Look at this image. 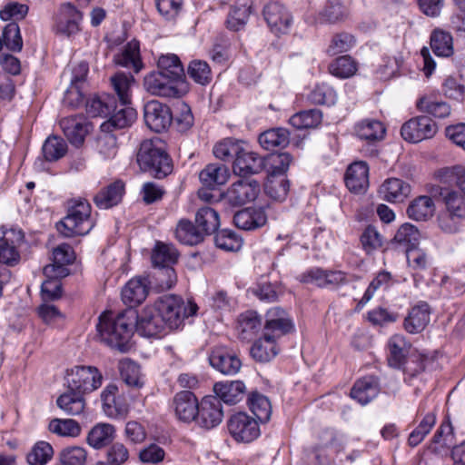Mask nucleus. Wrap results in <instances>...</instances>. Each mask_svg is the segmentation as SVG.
Returning a JSON list of instances; mask_svg holds the SVG:
<instances>
[{"instance_id": "nucleus-42", "label": "nucleus", "mask_w": 465, "mask_h": 465, "mask_svg": "<svg viewBox=\"0 0 465 465\" xmlns=\"http://www.w3.org/2000/svg\"><path fill=\"white\" fill-rule=\"evenodd\" d=\"M83 393L68 390L57 398V406L67 415H80L85 408Z\"/></svg>"}, {"instance_id": "nucleus-4", "label": "nucleus", "mask_w": 465, "mask_h": 465, "mask_svg": "<svg viewBox=\"0 0 465 465\" xmlns=\"http://www.w3.org/2000/svg\"><path fill=\"white\" fill-rule=\"evenodd\" d=\"M167 331L178 330L186 318L197 312L198 306L193 302H185L181 296L164 294L159 296L153 303Z\"/></svg>"}, {"instance_id": "nucleus-31", "label": "nucleus", "mask_w": 465, "mask_h": 465, "mask_svg": "<svg viewBox=\"0 0 465 465\" xmlns=\"http://www.w3.org/2000/svg\"><path fill=\"white\" fill-rule=\"evenodd\" d=\"M450 185H439L432 190L434 195H439L442 198L446 211L452 213L454 216L465 219V199L459 195L456 191L449 188Z\"/></svg>"}, {"instance_id": "nucleus-30", "label": "nucleus", "mask_w": 465, "mask_h": 465, "mask_svg": "<svg viewBox=\"0 0 465 465\" xmlns=\"http://www.w3.org/2000/svg\"><path fill=\"white\" fill-rule=\"evenodd\" d=\"M262 318L253 311H247L239 315L237 321V333L242 341L252 340L262 328Z\"/></svg>"}, {"instance_id": "nucleus-33", "label": "nucleus", "mask_w": 465, "mask_h": 465, "mask_svg": "<svg viewBox=\"0 0 465 465\" xmlns=\"http://www.w3.org/2000/svg\"><path fill=\"white\" fill-rule=\"evenodd\" d=\"M149 287L146 279H131L122 291L123 302L130 307L142 303L148 295Z\"/></svg>"}, {"instance_id": "nucleus-5", "label": "nucleus", "mask_w": 465, "mask_h": 465, "mask_svg": "<svg viewBox=\"0 0 465 465\" xmlns=\"http://www.w3.org/2000/svg\"><path fill=\"white\" fill-rule=\"evenodd\" d=\"M93 227L91 205L82 198L68 202L67 214L57 223V230L65 237L85 235Z\"/></svg>"}, {"instance_id": "nucleus-43", "label": "nucleus", "mask_w": 465, "mask_h": 465, "mask_svg": "<svg viewBox=\"0 0 465 465\" xmlns=\"http://www.w3.org/2000/svg\"><path fill=\"white\" fill-rule=\"evenodd\" d=\"M420 112L430 114L436 118H446L451 113L450 105L441 100H438L431 95L420 97L416 104Z\"/></svg>"}, {"instance_id": "nucleus-37", "label": "nucleus", "mask_w": 465, "mask_h": 465, "mask_svg": "<svg viewBox=\"0 0 465 465\" xmlns=\"http://www.w3.org/2000/svg\"><path fill=\"white\" fill-rule=\"evenodd\" d=\"M379 393L378 382L371 376L364 377L355 382L351 396L361 405L369 403Z\"/></svg>"}, {"instance_id": "nucleus-57", "label": "nucleus", "mask_w": 465, "mask_h": 465, "mask_svg": "<svg viewBox=\"0 0 465 465\" xmlns=\"http://www.w3.org/2000/svg\"><path fill=\"white\" fill-rule=\"evenodd\" d=\"M356 43L357 40L353 35L347 32L337 33L332 35L326 53L330 55L345 53L354 47Z\"/></svg>"}, {"instance_id": "nucleus-56", "label": "nucleus", "mask_w": 465, "mask_h": 465, "mask_svg": "<svg viewBox=\"0 0 465 465\" xmlns=\"http://www.w3.org/2000/svg\"><path fill=\"white\" fill-rule=\"evenodd\" d=\"M454 436L450 422H443L433 436L430 449L435 453H441L453 444Z\"/></svg>"}, {"instance_id": "nucleus-49", "label": "nucleus", "mask_w": 465, "mask_h": 465, "mask_svg": "<svg viewBox=\"0 0 465 465\" xmlns=\"http://www.w3.org/2000/svg\"><path fill=\"white\" fill-rule=\"evenodd\" d=\"M290 142V133L284 128H273L260 134L259 143L265 150L285 147Z\"/></svg>"}, {"instance_id": "nucleus-2", "label": "nucleus", "mask_w": 465, "mask_h": 465, "mask_svg": "<svg viewBox=\"0 0 465 465\" xmlns=\"http://www.w3.org/2000/svg\"><path fill=\"white\" fill-rule=\"evenodd\" d=\"M135 312L128 310L113 316L104 313L99 318L97 331L101 341L109 347L121 352H126L132 347Z\"/></svg>"}, {"instance_id": "nucleus-61", "label": "nucleus", "mask_w": 465, "mask_h": 465, "mask_svg": "<svg viewBox=\"0 0 465 465\" xmlns=\"http://www.w3.org/2000/svg\"><path fill=\"white\" fill-rule=\"evenodd\" d=\"M42 151L45 160L53 162L62 158L65 154L67 144L64 139L57 136H51L45 140Z\"/></svg>"}, {"instance_id": "nucleus-26", "label": "nucleus", "mask_w": 465, "mask_h": 465, "mask_svg": "<svg viewBox=\"0 0 465 465\" xmlns=\"http://www.w3.org/2000/svg\"><path fill=\"white\" fill-rule=\"evenodd\" d=\"M117 392V386L110 383L101 393L103 410L109 418H123L128 412V406L116 397Z\"/></svg>"}, {"instance_id": "nucleus-24", "label": "nucleus", "mask_w": 465, "mask_h": 465, "mask_svg": "<svg viewBox=\"0 0 465 465\" xmlns=\"http://www.w3.org/2000/svg\"><path fill=\"white\" fill-rule=\"evenodd\" d=\"M53 264L44 267V274L45 276L65 275L66 269L64 265L74 262L75 254L73 248L67 243L59 244L53 251Z\"/></svg>"}, {"instance_id": "nucleus-46", "label": "nucleus", "mask_w": 465, "mask_h": 465, "mask_svg": "<svg viewBox=\"0 0 465 465\" xmlns=\"http://www.w3.org/2000/svg\"><path fill=\"white\" fill-rule=\"evenodd\" d=\"M175 236L180 242L187 245L198 244L204 239L203 232L197 224L194 225L191 221L185 219L178 223Z\"/></svg>"}, {"instance_id": "nucleus-45", "label": "nucleus", "mask_w": 465, "mask_h": 465, "mask_svg": "<svg viewBox=\"0 0 465 465\" xmlns=\"http://www.w3.org/2000/svg\"><path fill=\"white\" fill-rule=\"evenodd\" d=\"M195 223L203 232V236L213 233L220 226V216L216 210L204 206L195 214Z\"/></svg>"}, {"instance_id": "nucleus-52", "label": "nucleus", "mask_w": 465, "mask_h": 465, "mask_svg": "<svg viewBox=\"0 0 465 465\" xmlns=\"http://www.w3.org/2000/svg\"><path fill=\"white\" fill-rule=\"evenodd\" d=\"M355 132L362 140L378 141L383 138L385 128L380 121L365 119L356 125Z\"/></svg>"}, {"instance_id": "nucleus-58", "label": "nucleus", "mask_w": 465, "mask_h": 465, "mask_svg": "<svg viewBox=\"0 0 465 465\" xmlns=\"http://www.w3.org/2000/svg\"><path fill=\"white\" fill-rule=\"evenodd\" d=\"M252 0H243L242 4L236 5L229 14L227 18V27L232 31L240 30L247 22L251 13Z\"/></svg>"}, {"instance_id": "nucleus-64", "label": "nucleus", "mask_w": 465, "mask_h": 465, "mask_svg": "<svg viewBox=\"0 0 465 465\" xmlns=\"http://www.w3.org/2000/svg\"><path fill=\"white\" fill-rule=\"evenodd\" d=\"M289 124L296 129L317 127L320 124V112L317 110L299 112L289 119Z\"/></svg>"}, {"instance_id": "nucleus-6", "label": "nucleus", "mask_w": 465, "mask_h": 465, "mask_svg": "<svg viewBox=\"0 0 465 465\" xmlns=\"http://www.w3.org/2000/svg\"><path fill=\"white\" fill-rule=\"evenodd\" d=\"M103 375L94 366H74L66 371L64 381L68 390L83 394L96 391L103 383Z\"/></svg>"}, {"instance_id": "nucleus-60", "label": "nucleus", "mask_w": 465, "mask_h": 465, "mask_svg": "<svg viewBox=\"0 0 465 465\" xmlns=\"http://www.w3.org/2000/svg\"><path fill=\"white\" fill-rule=\"evenodd\" d=\"M357 71L355 61L349 55L336 58L329 65V72L340 78H349Z\"/></svg>"}, {"instance_id": "nucleus-22", "label": "nucleus", "mask_w": 465, "mask_h": 465, "mask_svg": "<svg viewBox=\"0 0 465 465\" xmlns=\"http://www.w3.org/2000/svg\"><path fill=\"white\" fill-rule=\"evenodd\" d=\"M60 126L73 145L78 147L83 144L89 127L84 116L64 117L60 121Z\"/></svg>"}, {"instance_id": "nucleus-9", "label": "nucleus", "mask_w": 465, "mask_h": 465, "mask_svg": "<svg viewBox=\"0 0 465 465\" xmlns=\"http://www.w3.org/2000/svg\"><path fill=\"white\" fill-rule=\"evenodd\" d=\"M438 132L436 123L430 117L420 115L404 123L401 128L402 138L412 143L431 139Z\"/></svg>"}, {"instance_id": "nucleus-54", "label": "nucleus", "mask_w": 465, "mask_h": 465, "mask_svg": "<svg viewBox=\"0 0 465 465\" xmlns=\"http://www.w3.org/2000/svg\"><path fill=\"white\" fill-rule=\"evenodd\" d=\"M54 456L53 446L45 440L35 442L26 455L29 465H45Z\"/></svg>"}, {"instance_id": "nucleus-13", "label": "nucleus", "mask_w": 465, "mask_h": 465, "mask_svg": "<svg viewBox=\"0 0 465 465\" xmlns=\"http://www.w3.org/2000/svg\"><path fill=\"white\" fill-rule=\"evenodd\" d=\"M196 423L204 429L218 426L223 418V405L220 400L213 395L205 396L198 405Z\"/></svg>"}, {"instance_id": "nucleus-44", "label": "nucleus", "mask_w": 465, "mask_h": 465, "mask_svg": "<svg viewBox=\"0 0 465 465\" xmlns=\"http://www.w3.org/2000/svg\"><path fill=\"white\" fill-rule=\"evenodd\" d=\"M434 212L435 204L432 199L427 195L415 198L407 209L409 217L416 221H427L433 216Z\"/></svg>"}, {"instance_id": "nucleus-21", "label": "nucleus", "mask_w": 465, "mask_h": 465, "mask_svg": "<svg viewBox=\"0 0 465 465\" xmlns=\"http://www.w3.org/2000/svg\"><path fill=\"white\" fill-rule=\"evenodd\" d=\"M267 222V214L262 207H249L238 211L233 216V223L236 227L252 231L256 230Z\"/></svg>"}, {"instance_id": "nucleus-18", "label": "nucleus", "mask_w": 465, "mask_h": 465, "mask_svg": "<svg viewBox=\"0 0 465 465\" xmlns=\"http://www.w3.org/2000/svg\"><path fill=\"white\" fill-rule=\"evenodd\" d=\"M266 168V160L254 152L247 151L242 147L241 153L233 161L232 171L234 174L245 177L261 173Z\"/></svg>"}, {"instance_id": "nucleus-39", "label": "nucleus", "mask_w": 465, "mask_h": 465, "mask_svg": "<svg viewBox=\"0 0 465 465\" xmlns=\"http://www.w3.org/2000/svg\"><path fill=\"white\" fill-rule=\"evenodd\" d=\"M124 192V184L116 181L101 190L94 200L98 208L109 209L121 202Z\"/></svg>"}, {"instance_id": "nucleus-10", "label": "nucleus", "mask_w": 465, "mask_h": 465, "mask_svg": "<svg viewBox=\"0 0 465 465\" xmlns=\"http://www.w3.org/2000/svg\"><path fill=\"white\" fill-rule=\"evenodd\" d=\"M24 239V233L16 228H0V262L15 266L20 260L17 250Z\"/></svg>"}, {"instance_id": "nucleus-12", "label": "nucleus", "mask_w": 465, "mask_h": 465, "mask_svg": "<svg viewBox=\"0 0 465 465\" xmlns=\"http://www.w3.org/2000/svg\"><path fill=\"white\" fill-rule=\"evenodd\" d=\"M154 306L146 305L139 314H135L136 331L144 337H161L167 333V329Z\"/></svg>"}, {"instance_id": "nucleus-35", "label": "nucleus", "mask_w": 465, "mask_h": 465, "mask_svg": "<svg viewBox=\"0 0 465 465\" xmlns=\"http://www.w3.org/2000/svg\"><path fill=\"white\" fill-rule=\"evenodd\" d=\"M159 72L173 79L183 86H187L183 66L176 54H167L159 57L157 62Z\"/></svg>"}, {"instance_id": "nucleus-28", "label": "nucleus", "mask_w": 465, "mask_h": 465, "mask_svg": "<svg viewBox=\"0 0 465 465\" xmlns=\"http://www.w3.org/2000/svg\"><path fill=\"white\" fill-rule=\"evenodd\" d=\"M348 189L354 193L364 192L369 186V167L364 162L351 163L345 174Z\"/></svg>"}, {"instance_id": "nucleus-32", "label": "nucleus", "mask_w": 465, "mask_h": 465, "mask_svg": "<svg viewBox=\"0 0 465 465\" xmlns=\"http://www.w3.org/2000/svg\"><path fill=\"white\" fill-rule=\"evenodd\" d=\"M134 83V77L124 72H118L111 77V84L120 104H132Z\"/></svg>"}, {"instance_id": "nucleus-48", "label": "nucleus", "mask_w": 465, "mask_h": 465, "mask_svg": "<svg viewBox=\"0 0 465 465\" xmlns=\"http://www.w3.org/2000/svg\"><path fill=\"white\" fill-rule=\"evenodd\" d=\"M430 48L437 56L449 57L453 54V39L449 32L435 29L430 35Z\"/></svg>"}, {"instance_id": "nucleus-62", "label": "nucleus", "mask_w": 465, "mask_h": 465, "mask_svg": "<svg viewBox=\"0 0 465 465\" xmlns=\"http://www.w3.org/2000/svg\"><path fill=\"white\" fill-rule=\"evenodd\" d=\"M420 238V232L414 225L404 223L398 229L393 239L397 243L405 246L407 250L417 247Z\"/></svg>"}, {"instance_id": "nucleus-15", "label": "nucleus", "mask_w": 465, "mask_h": 465, "mask_svg": "<svg viewBox=\"0 0 465 465\" xmlns=\"http://www.w3.org/2000/svg\"><path fill=\"white\" fill-rule=\"evenodd\" d=\"M263 16L274 35H285L290 31L292 16L287 8L280 3L273 2L266 5L263 9Z\"/></svg>"}, {"instance_id": "nucleus-20", "label": "nucleus", "mask_w": 465, "mask_h": 465, "mask_svg": "<svg viewBox=\"0 0 465 465\" xmlns=\"http://www.w3.org/2000/svg\"><path fill=\"white\" fill-rule=\"evenodd\" d=\"M110 118L102 124V128L111 131V127L124 129L131 126L137 117V113L132 104H120L113 101V108Z\"/></svg>"}, {"instance_id": "nucleus-3", "label": "nucleus", "mask_w": 465, "mask_h": 465, "mask_svg": "<svg viewBox=\"0 0 465 465\" xmlns=\"http://www.w3.org/2000/svg\"><path fill=\"white\" fill-rule=\"evenodd\" d=\"M136 158L141 170L150 173L155 178H164L173 171L172 160L159 138L143 141Z\"/></svg>"}, {"instance_id": "nucleus-59", "label": "nucleus", "mask_w": 465, "mask_h": 465, "mask_svg": "<svg viewBox=\"0 0 465 465\" xmlns=\"http://www.w3.org/2000/svg\"><path fill=\"white\" fill-rule=\"evenodd\" d=\"M215 245L225 252H237L242 246V239L235 232L222 230L214 236Z\"/></svg>"}, {"instance_id": "nucleus-63", "label": "nucleus", "mask_w": 465, "mask_h": 465, "mask_svg": "<svg viewBox=\"0 0 465 465\" xmlns=\"http://www.w3.org/2000/svg\"><path fill=\"white\" fill-rule=\"evenodd\" d=\"M264 159L266 160L265 169L272 176L284 174L292 161V155L288 153L272 154Z\"/></svg>"}, {"instance_id": "nucleus-23", "label": "nucleus", "mask_w": 465, "mask_h": 465, "mask_svg": "<svg viewBox=\"0 0 465 465\" xmlns=\"http://www.w3.org/2000/svg\"><path fill=\"white\" fill-rule=\"evenodd\" d=\"M213 391L220 402L236 404L243 399L246 386L242 381H219L214 384Z\"/></svg>"}, {"instance_id": "nucleus-1", "label": "nucleus", "mask_w": 465, "mask_h": 465, "mask_svg": "<svg viewBox=\"0 0 465 465\" xmlns=\"http://www.w3.org/2000/svg\"><path fill=\"white\" fill-rule=\"evenodd\" d=\"M293 329L288 313L280 307L271 308L266 313L262 337L251 348L252 357L260 362H268L278 354L277 340Z\"/></svg>"}, {"instance_id": "nucleus-47", "label": "nucleus", "mask_w": 465, "mask_h": 465, "mask_svg": "<svg viewBox=\"0 0 465 465\" xmlns=\"http://www.w3.org/2000/svg\"><path fill=\"white\" fill-rule=\"evenodd\" d=\"M247 403L251 411L261 422H267L272 415V404L268 397L252 391L249 394Z\"/></svg>"}, {"instance_id": "nucleus-8", "label": "nucleus", "mask_w": 465, "mask_h": 465, "mask_svg": "<svg viewBox=\"0 0 465 465\" xmlns=\"http://www.w3.org/2000/svg\"><path fill=\"white\" fill-rule=\"evenodd\" d=\"M230 435L237 442H252L256 440L261 430L256 419L246 412H237L227 422Z\"/></svg>"}, {"instance_id": "nucleus-34", "label": "nucleus", "mask_w": 465, "mask_h": 465, "mask_svg": "<svg viewBox=\"0 0 465 465\" xmlns=\"http://www.w3.org/2000/svg\"><path fill=\"white\" fill-rule=\"evenodd\" d=\"M115 437V428L112 424L99 422L88 432L87 444L94 450H101L109 445Z\"/></svg>"}, {"instance_id": "nucleus-55", "label": "nucleus", "mask_w": 465, "mask_h": 465, "mask_svg": "<svg viewBox=\"0 0 465 465\" xmlns=\"http://www.w3.org/2000/svg\"><path fill=\"white\" fill-rule=\"evenodd\" d=\"M242 147L241 141L227 138L214 145L213 154L223 162L234 161L241 153Z\"/></svg>"}, {"instance_id": "nucleus-14", "label": "nucleus", "mask_w": 465, "mask_h": 465, "mask_svg": "<svg viewBox=\"0 0 465 465\" xmlns=\"http://www.w3.org/2000/svg\"><path fill=\"white\" fill-rule=\"evenodd\" d=\"M143 118L150 130L160 133L170 126L173 115L167 105L159 101L152 100L144 105Z\"/></svg>"}, {"instance_id": "nucleus-7", "label": "nucleus", "mask_w": 465, "mask_h": 465, "mask_svg": "<svg viewBox=\"0 0 465 465\" xmlns=\"http://www.w3.org/2000/svg\"><path fill=\"white\" fill-rule=\"evenodd\" d=\"M143 87L152 95L177 98L187 92L183 86L159 71H153L143 78Z\"/></svg>"}, {"instance_id": "nucleus-16", "label": "nucleus", "mask_w": 465, "mask_h": 465, "mask_svg": "<svg viewBox=\"0 0 465 465\" xmlns=\"http://www.w3.org/2000/svg\"><path fill=\"white\" fill-rule=\"evenodd\" d=\"M209 362L217 371L224 375H235L242 367L237 355L226 346H215L209 354Z\"/></svg>"}, {"instance_id": "nucleus-51", "label": "nucleus", "mask_w": 465, "mask_h": 465, "mask_svg": "<svg viewBox=\"0 0 465 465\" xmlns=\"http://www.w3.org/2000/svg\"><path fill=\"white\" fill-rule=\"evenodd\" d=\"M48 430L59 437L76 438L81 434V426L73 419L54 418L49 421Z\"/></svg>"}, {"instance_id": "nucleus-11", "label": "nucleus", "mask_w": 465, "mask_h": 465, "mask_svg": "<svg viewBox=\"0 0 465 465\" xmlns=\"http://www.w3.org/2000/svg\"><path fill=\"white\" fill-rule=\"evenodd\" d=\"M260 184L253 179H239L231 184L223 194L224 201L232 206H241L256 199Z\"/></svg>"}, {"instance_id": "nucleus-40", "label": "nucleus", "mask_w": 465, "mask_h": 465, "mask_svg": "<svg viewBox=\"0 0 465 465\" xmlns=\"http://www.w3.org/2000/svg\"><path fill=\"white\" fill-rule=\"evenodd\" d=\"M115 63L123 67L131 68L139 73L143 64L140 56V44L132 40L126 44L121 54L115 56Z\"/></svg>"}, {"instance_id": "nucleus-41", "label": "nucleus", "mask_w": 465, "mask_h": 465, "mask_svg": "<svg viewBox=\"0 0 465 465\" xmlns=\"http://www.w3.org/2000/svg\"><path fill=\"white\" fill-rule=\"evenodd\" d=\"M179 252L174 245L157 242L152 252L153 266L163 268L172 267L178 261Z\"/></svg>"}, {"instance_id": "nucleus-50", "label": "nucleus", "mask_w": 465, "mask_h": 465, "mask_svg": "<svg viewBox=\"0 0 465 465\" xmlns=\"http://www.w3.org/2000/svg\"><path fill=\"white\" fill-rule=\"evenodd\" d=\"M437 178L440 184L457 186L465 196V168L460 165L438 171Z\"/></svg>"}, {"instance_id": "nucleus-53", "label": "nucleus", "mask_w": 465, "mask_h": 465, "mask_svg": "<svg viewBox=\"0 0 465 465\" xmlns=\"http://www.w3.org/2000/svg\"><path fill=\"white\" fill-rule=\"evenodd\" d=\"M120 374L123 381L130 387L141 388L144 384L143 378L137 363L130 359H124L119 363Z\"/></svg>"}, {"instance_id": "nucleus-27", "label": "nucleus", "mask_w": 465, "mask_h": 465, "mask_svg": "<svg viewBox=\"0 0 465 465\" xmlns=\"http://www.w3.org/2000/svg\"><path fill=\"white\" fill-rule=\"evenodd\" d=\"M378 193L384 201L401 203L410 195L411 186L401 179L389 178L382 183Z\"/></svg>"}, {"instance_id": "nucleus-29", "label": "nucleus", "mask_w": 465, "mask_h": 465, "mask_svg": "<svg viewBox=\"0 0 465 465\" xmlns=\"http://www.w3.org/2000/svg\"><path fill=\"white\" fill-rule=\"evenodd\" d=\"M88 71V64L84 62L79 63L72 71L70 86L65 93V100L74 106H77L83 102V94L81 89L85 81Z\"/></svg>"}, {"instance_id": "nucleus-25", "label": "nucleus", "mask_w": 465, "mask_h": 465, "mask_svg": "<svg viewBox=\"0 0 465 465\" xmlns=\"http://www.w3.org/2000/svg\"><path fill=\"white\" fill-rule=\"evenodd\" d=\"M430 321V308L428 303L420 302L413 306L404 319L403 327L411 334L421 332Z\"/></svg>"}, {"instance_id": "nucleus-17", "label": "nucleus", "mask_w": 465, "mask_h": 465, "mask_svg": "<svg viewBox=\"0 0 465 465\" xmlns=\"http://www.w3.org/2000/svg\"><path fill=\"white\" fill-rule=\"evenodd\" d=\"M82 20L83 14L78 9L69 3L64 4L56 18L55 31L66 36L75 35L81 30Z\"/></svg>"}, {"instance_id": "nucleus-36", "label": "nucleus", "mask_w": 465, "mask_h": 465, "mask_svg": "<svg viewBox=\"0 0 465 465\" xmlns=\"http://www.w3.org/2000/svg\"><path fill=\"white\" fill-rule=\"evenodd\" d=\"M229 177V168L222 163L207 164L199 173L201 183L208 188L224 184Z\"/></svg>"}, {"instance_id": "nucleus-38", "label": "nucleus", "mask_w": 465, "mask_h": 465, "mask_svg": "<svg viewBox=\"0 0 465 465\" xmlns=\"http://www.w3.org/2000/svg\"><path fill=\"white\" fill-rule=\"evenodd\" d=\"M388 347L390 351L389 364L394 368H401L405 363L411 343L407 341L403 335L395 334L390 339Z\"/></svg>"}, {"instance_id": "nucleus-19", "label": "nucleus", "mask_w": 465, "mask_h": 465, "mask_svg": "<svg viewBox=\"0 0 465 465\" xmlns=\"http://www.w3.org/2000/svg\"><path fill=\"white\" fill-rule=\"evenodd\" d=\"M198 402L196 396L189 391L177 392L173 400L175 416L183 422H191L197 415Z\"/></svg>"}]
</instances>
